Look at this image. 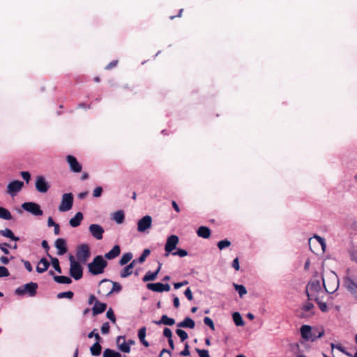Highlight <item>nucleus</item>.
I'll return each mask as SVG.
<instances>
[{
    "label": "nucleus",
    "mask_w": 357,
    "mask_h": 357,
    "mask_svg": "<svg viewBox=\"0 0 357 357\" xmlns=\"http://www.w3.org/2000/svg\"><path fill=\"white\" fill-rule=\"evenodd\" d=\"M345 285L353 297L357 294V284L351 279L345 281Z\"/></svg>",
    "instance_id": "c85d7f7f"
},
{
    "label": "nucleus",
    "mask_w": 357,
    "mask_h": 357,
    "mask_svg": "<svg viewBox=\"0 0 357 357\" xmlns=\"http://www.w3.org/2000/svg\"><path fill=\"white\" fill-rule=\"evenodd\" d=\"M10 275V273L7 268L4 266H0V278L7 277Z\"/></svg>",
    "instance_id": "864d4df0"
},
{
    "label": "nucleus",
    "mask_w": 357,
    "mask_h": 357,
    "mask_svg": "<svg viewBox=\"0 0 357 357\" xmlns=\"http://www.w3.org/2000/svg\"><path fill=\"white\" fill-rule=\"evenodd\" d=\"M125 219V213L122 210L114 212L112 215L113 220L117 224H122Z\"/></svg>",
    "instance_id": "cd10ccee"
},
{
    "label": "nucleus",
    "mask_w": 357,
    "mask_h": 357,
    "mask_svg": "<svg viewBox=\"0 0 357 357\" xmlns=\"http://www.w3.org/2000/svg\"><path fill=\"white\" fill-rule=\"evenodd\" d=\"M152 224V218L150 215H145L139 219L137 222V231L139 232H145L150 229Z\"/></svg>",
    "instance_id": "ddd939ff"
},
{
    "label": "nucleus",
    "mask_w": 357,
    "mask_h": 357,
    "mask_svg": "<svg viewBox=\"0 0 357 357\" xmlns=\"http://www.w3.org/2000/svg\"><path fill=\"white\" fill-rule=\"evenodd\" d=\"M73 295H74V294L73 291H68L59 293L57 294V298L59 299L64 298L71 299L73 297Z\"/></svg>",
    "instance_id": "ea45409f"
},
{
    "label": "nucleus",
    "mask_w": 357,
    "mask_h": 357,
    "mask_svg": "<svg viewBox=\"0 0 357 357\" xmlns=\"http://www.w3.org/2000/svg\"><path fill=\"white\" fill-rule=\"evenodd\" d=\"M235 290L238 293L241 298L243 297L247 294L246 288L242 284H233Z\"/></svg>",
    "instance_id": "4c0bfd02"
},
{
    "label": "nucleus",
    "mask_w": 357,
    "mask_h": 357,
    "mask_svg": "<svg viewBox=\"0 0 357 357\" xmlns=\"http://www.w3.org/2000/svg\"><path fill=\"white\" fill-rule=\"evenodd\" d=\"M335 349H337V350H339L340 352L346 354L347 356H352L351 354H349V352L346 351L344 347H343L341 344H337L335 346Z\"/></svg>",
    "instance_id": "0e129e2a"
},
{
    "label": "nucleus",
    "mask_w": 357,
    "mask_h": 357,
    "mask_svg": "<svg viewBox=\"0 0 357 357\" xmlns=\"http://www.w3.org/2000/svg\"><path fill=\"white\" fill-rule=\"evenodd\" d=\"M322 300L323 299H319L318 301H315L319 305L320 310L322 312H326L327 310V305L326 304V303L322 302Z\"/></svg>",
    "instance_id": "5fc2aeb1"
},
{
    "label": "nucleus",
    "mask_w": 357,
    "mask_h": 357,
    "mask_svg": "<svg viewBox=\"0 0 357 357\" xmlns=\"http://www.w3.org/2000/svg\"><path fill=\"white\" fill-rule=\"evenodd\" d=\"M83 214L81 212H77L74 217L69 220V224L72 227H77L80 225L83 220Z\"/></svg>",
    "instance_id": "5701e85b"
},
{
    "label": "nucleus",
    "mask_w": 357,
    "mask_h": 357,
    "mask_svg": "<svg viewBox=\"0 0 357 357\" xmlns=\"http://www.w3.org/2000/svg\"><path fill=\"white\" fill-rule=\"evenodd\" d=\"M54 280L59 284H70L72 280L70 278L64 275L54 276Z\"/></svg>",
    "instance_id": "2f4dec72"
},
{
    "label": "nucleus",
    "mask_w": 357,
    "mask_h": 357,
    "mask_svg": "<svg viewBox=\"0 0 357 357\" xmlns=\"http://www.w3.org/2000/svg\"><path fill=\"white\" fill-rule=\"evenodd\" d=\"M161 266H162V264L160 263H158V267L157 270L155 271H154V272L148 271L145 274V275L143 277L142 280L144 282H148V281H153V280H154L157 278V275H158V273L160 271Z\"/></svg>",
    "instance_id": "aec40b11"
},
{
    "label": "nucleus",
    "mask_w": 357,
    "mask_h": 357,
    "mask_svg": "<svg viewBox=\"0 0 357 357\" xmlns=\"http://www.w3.org/2000/svg\"><path fill=\"white\" fill-rule=\"evenodd\" d=\"M102 357H121V354L114 350L106 349L103 352Z\"/></svg>",
    "instance_id": "f704fd0d"
},
{
    "label": "nucleus",
    "mask_w": 357,
    "mask_h": 357,
    "mask_svg": "<svg viewBox=\"0 0 357 357\" xmlns=\"http://www.w3.org/2000/svg\"><path fill=\"white\" fill-rule=\"evenodd\" d=\"M49 257L51 258V263L53 268L55 269L56 272L59 273H61V268L59 265V261L57 258L52 257L50 255Z\"/></svg>",
    "instance_id": "58836bf2"
},
{
    "label": "nucleus",
    "mask_w": 357,
    "mask_h": 357,
    "mask_svg": "<svg viewBox=\"0 0 357 357\" xmlns=\"http://www.w3.org/2000/svg\"><path fill=\"white\" fill-rule=\"evenodd\" d=\"M107 305L105 303H100L98 301H96L92 309L93 313V314H100L105 311Z\"/></svg>",
    "instance_id": "bb28decb"
},
{
    "label": "nucleus",
    "mask_w": 357,
    "mask_h": 357,
    "mask_svg": "<svg viewBox=\"0 0 357 357\" xmlns=\"http://www.w3.org/2000/svg\"><path fill=\"white\" fill-rule=\"evenodd\" d=\"M0 219L6 220H10L12 219L10 212L8 209L1 206H0Z\"/></svg>",
    "instance_id": "72a5a7b5"
},
{
    "label": "nucleus",
    "mask_w": 357,
    "mask_h": 357,
    "mask_svg": "<svg viewBox=\"0 0 357 357\" xmlns=\"http://www.w3.org/2000/svg\"><path fill=\"white\" fill-rule=\"evenodd\" d=\"M35 187L38 192L45 193L49 190L50 185L45 176L39 175L36 177Z\"/></svg>",
    "instance_id": "9b49d317"
},
{
    "label": "nucleus",
    "mask_w": 357,
    "mask_h": 357,
    "mask_svg": "<svg viewBox=\"0 0 357 357\" xmlns=\"http://www.w3.org/2000/svg\"><path fill=\"white\" fill-rule=\"evenodd\" d=\"M112 288L109 291L108 294H111L114 292H119L121 290L122 287L119 283L116 282H112Z\"/></svg>",
    "instance_id": "37998d69"
},
{
    "label": "nucleus",
    "mask_w": 357,
    "mask_h": 357,
    "mask_svg": "<svg viewBox=\"0 0 357 357\" xmlns=\"http://www.w3.org/2000/svg\"><path fill=\"white\" fill-rule=\"evenodd\" d=\"M179 238L176 235H171L167 239V242L165 246L166 256H168L170 252H172L176 249L177 244L178 243Z\"/></svg>",
    "instance_id": "f8f14e48"
},
{
    "label": "nucleus",
    "mask_w": 357,
    "mask_h": 357,
    "mask_svg": "<svg viewBox=\"0 0 357 357\" xmlns=\"http://www.w3.org/2000/svg\"><path fill=\"white\" fill-rule=\"evenodd\" d=\"M232 267L236 270V271H238L239 268H240V266H239V260H238V258L236 257L235 258L233 261H232Z\"/></svg>",
    "instance_id": "338daca9"
},
{
    "label": "nucleus",
    "mask_w": 357,
    "mask_h": 357,
    "mask_svg": "<svg viewBox=\"0 0 357 357\" xmlns=\"http://www.w3.org/2000/svg\"><path fill=\"white\" fill-rule=\"evenodd\" d=\"M177 326L192 329L195 326V323L190 317H187L182 321L178 323Z\"/></svg>",
    "instance_id": "412c9836"
},
{
    "label": "nucleus",
    "mask_w": 357,
    "mask_h": 357,
    "mask_svg": "<svg viewBox=\"0 0 357 357\" xmlns=\"http://www.w3.org/2000/svg\"><path fill=\"white\" fill-rule=\"evenodd\" d=\"M22 262L23 263L25 268L29 271L31 272L33 270L32 266L29 261L22 259Z\"/></svg>",
    "instance_id": "680f3d73"
},
{
    "label": "nucleus",
    "mask_w": 357,
    "mask_h": 357,
    "mask_svg": "<svg viewBox=\"0 0 357 357\" xmlns=\"http://www.w3.org/2000/svg\"><path fill=\"white\" fill-rule=\"evenodd\" d=\"M320 278L326 294H333L337 290L339 287V279L333 271L326 273L325 276L320 277Z\"/></svg>",
    "instance_id": "f03ea898"
},
{
    "label": "nucleus",
    "mask_w": 357,
    "mask_h": 357,
    "mask_svg": "<svg viewBox=\"0 0 357 357\" xmlns=\"http://www.w3.org/2000/svg\"><path fill=\"white\" fill-rule=\"evenodd\" d=\"M96 329L93 330L91 333H89L88 334V337L89 338H92L93 337H95V339L96 340V342L98 341H100V337L99 335V334L98 333H96Z\"/></svg>",
    "instance_id": "4d7b16f0"
},
{
    "label": "nucleus",
    "mask_w": 357,
    "mask_h": 357,
    "mask_svg": "<svg viewBox=\"0 0 357 357\" xmlns=\"http://www.w3.org/2000/svg\"><path fill=\"white\" fill-rule=\"evenodd\" d=\"M22 208L36 216H40L43 214V211L41 210L40 205L35 202H24L22 204Z\"/></svg>",
    "instance_id": "9d476101"
},
{
    "label": "nucleus",
    "mask_w": 357,
    "mask_h": 357,
    "mask_svg": "<svg viewBox=\"0 0 357 357\" xmlns=\"http://www.w3.org/2000/svg\"><path fill=\"white\" fill-rule=\"evenodd\" d=\"M301 335L305 341L314 342L324 335V331H318L316 328H312L309 325H303L300 329Z\"/></svg>",
    "instance_id": "7ed1b4c3"
},
{
    "label": "nucleus",
    "mask_w": 357,
    "mask_h": 357,
    "mask_svg": "<svg viewBox=\"0 0 357 357\" xmlns=\"http://www.w3.org/2000/svg\"><path fill=\"white\" fill-rule=\"evenodd\" d=\"M232 317H233V320L235 323V324L237 326H242L244 325V321L241 317V315L239 312H234L233 314H232Z\"/></svg>",
    "instance_id": "e433bc0d"
},
{
    "label": "nucleus",
    "mask_w": 357,
    "mask_h": 357,
    "mask_svg": "<svg viewBox=\"0 0 357 357\" xmlns=\"http://www.w3.org/2000/svg\"><path fill=\"white\" fill-rule=\"evenodd\" d=\"M107 266V261L101 255L95 257L91 262L88 264L89 271L94 275L101 274Z\"/></svg>",
    "instance_id": "20e7f679"
},
{
    "label": "nucleus",
    "mask_w": 357,
    "mask_h": 357,
    "mask_svg": "<svg viewBox=\"0 0 357 357\" xmlns=\"http://www.w3.org/2000/svg\"><path fill=\"white\" fill-rule=\"evenodd\" d=\"M116 344L118 348L124 353H129L130 351V344L126 342L125 337L123 336H119L116 339Z\"/></svg>",
    "instance_id": "6ab92c4d"
},
{
    "label": "nucleus",
    "mask_w": 357,
    "mask_h": 357,
    "mask_svg": "<svg viewBox=\"0 0 357 357\" xmlns=\"http://www.w3.org/2000/svg\"><path fill=\"white\" fill-rule=\"evenodd\" d=\"M350 256L351 260L357 263V246L354 248V249L350 252Z\"/></svg>",
    "instance_id": "13d9d810"
},
{
    "label": "nucleus",
    "mask_w": 357,
    "mask_h": 357,
    "mask_svg": "<svg viewBox=\"0 0 357 357\" xmlns=\"http://www.w3.org/2000/svg\"><path fill=\"white\" fill-rule=\"evenodd\" d=\"M102 193V187H96L93 192V196L94 197H100Z\"/></svg>",
    "instance_id": "6e6d98bb"
},
{
    "label": "nucleus",
    "mask_w": 357,
    "mask_h": 357,
    "mask_svg": "<svg viewBox=\"0 0 357 357\" xmlns=\"http://www.w3.org/2000/svg\"><path fill=\"white\" fill-rule=\"evenodd\" d=\"M197 234L199 237L208 238L211 236V230L207 227L201 226L197 229Z\"/></svg>",
    "instance_id": "a878e982"
},
{
    "label": "nucleus",
    "mask_w": 357,
    "mask_h": 357,
    "mask_svg": "<svg viewBox=\"0 0 357 357\" xmlns=\"http://www.w3.org/2000/svg\"><path fill=\"white\" fill-rule=\"evenodd\" d=\"M196 351L199 354V357H211L208 351L206 349H196Z\"/></svg>",
    "instance_id": "8fccbe9b"
},
{
    "label": "nucleus",
    "mask_w": 357,
    "mask_h": 357,
    "mask_svg": "<svg viewBox=\"0 0 357 357\" xmlns=\"http://www.w3.org/2000/svg\"><path fill=\"white\" fill-rule=\"evenodd\" d=\"M181 356H187L190 355L189 345L188 343L185 344L184 349L180 353Z\"/></svg>",
    "instance_id": "69168bd1"
},
{
    "label": "nucleus",
    "mask_w": 357,
    "mask_h": 357,
    "mask_svg": "<svg viewBox=\"0 0 357 357\" xmlns=\"http://www.w3.org/2000/svg\"><path fill=\"white\" fill-rule=\"evenodd\" d=\"M73 205V195L71 192L64 193L62 195L61 203L59 206L60 212H66L70 211Z\"/></svg>",
    "instance_id": "6e6552de"
},
{
    "label": "nucleus",
    "mask_w": 357,
    "mask_h": 357,
    "mask_svg": "<svg viewBox=\"0 0 357 357\" xmlns=\"http://www.w3.org/2000/svg\"><path fill=\"white\" fill-rule=\"evenodd\" d=\"M312 239V238L310 239V241ZM313 239L317 240V242L321 245L322 249L324 250V248L326 247V243H325L324 238H321V236H319L318 235H314V237H313Z\"/></svg>",
    "instance_id": "49530a36"
},
{
    "label": "nucleus",
    "mask_w": 357,
    "mask_h": 357,
    "mask_svg": "<svg viewBox=\"0 0 357 357\" xmlns=\"http://www.w3.org/2000/svg\"><path fill=\"white\" fill-rule=\"evenodd\" d=\"M230 245H231V242L227 239L220 241L217 244L218 248L220 250H223L226 248H228L230 246Z\"/></svg>",
    "instance_id": "a19ab883"
},
{
    "label": "nucleus",
    "mask_w": 357,
    "mask_h": 357,
    "mask_svg": "<svg viewBox=\"0 0 357 357\" xmlns=\"http://www.w3.org/2000/svg\"><path fill=\"white\" fill-rule=\"evenodd\" d=\"M163 335L168 339L172 338V332L169 328H165L163 331Z\"/></svg>",
    "instance_id": "e2e57ef3"
},
{
    "label": "nucleus",
    "mask_w": 357,
    "mask_h": 357,
    "mask_svg": "<svg viewBox=\"0 0 357 357\" xmlns=\"http://www.w3.org/2000/svg\"><path fill=\"white\" fill-rule=\"evenodd\" d=\"M132 258V254L131 252L124 253L119 260V264L123 266L128 263Z\"/></svg>",
    "instance_id": "c9c22d12"
},
{
    "label": "nucleus",
    "mask_w": 357,
    "mask_h": 357,
    "mask_svg": "<svg viewBox=\"0 0 357 357\" xmlns=\"http://www.w3.org/2000/svg\"><path fill=\"white\" fill-rule=\"evenodd\" d=\"M24 183L21 181L14 180L10 182L6 188V192L10 197H15L24 187Z\"/></svg>",
    "instance_id": "1a4fd4ad"
},
{
    "label": "nucleus",
    "mask_w": 357,
    "mask_h": 357,
    "mask_svg": "<svg viewBox=\"0 0 357 357\" xmlns=\"http://www.w3.org/2000/svg\"><path fill=\"white\" fill-rule=\"evenodd\" d=\"M22 178L28 183L31 179V175L29 172H22L20 173Z\"/></svg>",
    "instance_id": "bf43d9fd"
},
{
    "label": "nucleus",
    "mask_w": 357,
    "mask_h": 357,
    "mask_svg": "<svg viewBox=\"0 0 357 357\" xmlns=\"http://www.w3.org/2000/svg\"><path fill=\"white\" fill-rule=\"evenodd\" d=\"M110 326L108 322H105L102 325L101 333L102 334H107L109 332Z\"/></svg>",
    "instance_id": "603ef678"
},
{
    "label": "nucleus",
    "mask_w": 357,
    "mask_h": 357,
    "mask_svg": "<svg viewBox=\"0 0 357 357\" xmlns=\"http://www.w3.org/2000/svg\"><path fill=\"white\" fill-rule=\"evenodd\" d=\"M173 255L179 256L180 257H183L188 255V252L185 250L178 248L176 252H172Z\"/></svg>",
    "instance_id": "de8ad7c7"
},
{
    "label": "nucleus",
    "mask_w": 357,
    "mask_h": 357,
    "mask_svg": "<svg viewBox=\"0 0 357 357\" xmlns=\"http://www.w3.org/2000/svg\"><path fill=\"white\" fill-rule=\"evenodd\" d=\"M176 333L180 337L181 342L185 341L188 337V333L182 329H177Z\"/></svg>",
    "instance_id": "79ce46f5"
},
{
    "label": "nucleus",
    "mask_w": 357,
    "mask_h": 357,
    "mask_svg": "<svg viewBox=\"0 0 357 357\" xmlns=\"http://www.w3.org/2000/svg\"><path fill=\"white\" fill-rule=\"evenodd\" d=\"M0 234L15 241H17L20 239L19 237L14 235L13 232L10 229L6 228L3 230H0Z\"/></svg>",
    "instance_id": "c756f323"
},
{
    "label": "nucleus",
    "mask_w": 357,
    "mask_h": 357,
    "mask_svg": "<svg viewBox=\"0 0 357 357\" xmlns=\"http://www.w3.org/2000/svg\"><path fill=\"white\" fill-rule=\"evenodd\" d=\"M184 294L189 301H192L193 299L192 292L189 287L185 289Z\"/></svg>",
    "instance_id": "052dcab7"
},
{
    "label": "nucleus",
    "mask_w": 357,
    "mask_h": 357,
    "mask_svg": "<svg viewBox=\"0 0 357 357\" xmlns=\"http://www.w3.org/2000/svg\"><path fill=\"white\" fill-rule=\"evenodd\" d=\"M68 258L70 261V275L75 280L81 279L83 276L82 264L77 261L75 257L72 255H70Z\"/></svg>",
    "instance_id": "423d86ee"
},
{
    "label": "nucleus",
    "mask_w": 357,
    "mask_h": 357,
    "mask_svg": "<svg viewBox=\"0 0 357 357\" xmlns=\"http://www.w3.org/2000/svg\"><path fill=\"white\" fill-rule=\"evenodd\" d=\"M91 255L90 248L87 244H82L77 247L76 252V261L85 264Z\"/></svg>",
    "instance_id": "0eeeda50"
},
{
    "label": "nucleus",
    "mask_w": 357,
    "mask_h": 357,
    "mask_svg": "<svg viewBox=\"0 0 357 357\" xmlns=\"http://www.w3.org/2000/svg\"><path fill=\"white\" fill-rule=\"evenodd\" d=\"M146 331V327H142L139 330V331H138V337H139V340H144V339H145Z\"/></svg>",
    "instance_id": "3c124183"
},
{
    "label": "nucleus",
    "mask_w": 357,
    "mask_h": 357,
    "mask_svg": "<svg viewBox=\"0 0 357 357\" xmlns=\"http://www.w3.org/2000/svg\"><path fill=\"white\" fill-rule=\"evenodd\" d=\"M89 230L91 234L97 240H100L102 238L103 233L105 231L101 225L98 224H91L89 227Z\"/></svg>",
    "instance_id": "2eb2a0df"
},
{
    "label": "nucleus",
    "mask_w": 357,
    "mask_h": 357,
    "mask_svg": "<svg viewBox=\"0 0 357 357\" xmlns=\"http://www.w3.org/2000/svg\"><path fill=\"white\" fill-rule=\"evenodd\" d=\"M306 294L309 300L318 301L326 296L320 278H313L307 284Z\"/></svg>",
    "instance_id": "f257e3e1"
},
{
    "label": "nucleus",
    "mask_w": 357,
    "mask_h": 357,
    "mask_svg": "<svg viewBox=\"0 0 357 357\" xmlns=\"http://www.w3.org/2000/svg\"><path fill=\"white\" fill-rule=\"evenodd\" d=\"M314 305L310 302H305L302 305V314L300 315L301 317L305 318V317H310L312 314H314Z\"/></svg>",
    "instance_id": "a211bd4d"
},
{
    "label": "nucleus",
    "mask_w": 357,
    "mask_h": 357,
    "mask_svg": "<svg viewBox=\"0 0 357 357\" xmlns=\"http://www.w3.org/2000/svg\"><path fill=\"white\" fill-rule=\"evenodd\" d=\"M54 245L57 250L58 255H63L65 253L67 252L68 249L66 245V241L65 239L61 238H57L55 241Z\"/></svg>",
    "instance_id": "f3484780"
},
{
    "label": "nucleus",
    "mask_w": 357,
    "mask_h": 357,
    "mask_svg": "<svg viewBox=\"0 0 357 357\" xmlns=\"http://www.w3.org/2000/svg\"><path fill=\"white\" fill-rule=\"evenodd\" d=\"M37 289L38 284L33 282H30L15 289V294L20 296L26 295L29 297H33L36 295Z\"/></svg>",
    "instance_id": "39448f33"
},
{
    "label": "nucleus",
    "mask_w": 357,
    "mask_h": 357,
    "mask_svg": "<svg viewBox=\"0 0 357 357\" xmlns=\"http://www.w3.org/2000/svg\"><path fill=\"white\" fill-rule=\"evenodd\" d=\"M155 324L157 325H167V326H172L175 323V320L173 318H170L167 315L164 314L161 317V319L158 321H153Z\"/></svg>",
    "instance_id": "393cba45"
},
{
    "label": "nucleus",
    "mask_w": 357,
    "mask_h": 357,
    "mask_svg": "<svg viewBox=\"0 0 357 357\" xmlns=\"http://www.w3.org/2000/svg\"><path fill=\"white\" fill-rule=\"evenodd\" d=\"M204 323L208 326V327H210V328L213 331L215 330V326H214V323L213 321V320L208 317H204Z\"/></svg>",
    "instance_id": "a18cd8bd"
},
{
    "label": "nucleus",
    "mask_w": 357,
    "mask_h": 357,
    "mask_svg": "<svg viewBox=\"0 0 357 357\" xmlns=\"http://www.w3.org/2000/svg\"><path fill=\"white\" fill-rule=\"evenodd\" d=\"M121 253L119 245H114L112 249L105 255L107 259L111 260L118 257Z\"/></svg>",
    "instance_id": "4be33fe9"
},
{
    "label": "nucleus",
    "mask_w": 357,
    "mask_h": 357,
    "mask_svg": "<svg viewBox=\"0 0 357 357\" xmlns=\"http://www.w3.org/2000/svg\"><path fill=\"white\" fill-rule=\"evenodd\" d=\"M107 317L111 320L112 322H116V317L112 308H109L107 312Z\"/></svg>",
    "instance_id": "09e8293b"
},
{
    "label": "nucleus",
    "mask_w": 357,
    "mask_h": 357,
    "mask_svg": "<svg viewBox=\"0 0 357 357\" xmlns=\"http://www.w3.org/2000/svg\"><path fill=\"white\" fill-rule=\"evenodd\" d=\"M66 161L69 165L70 169L71 172L75 173H79L82 169V165L78 162L77 158L71 155H68L66 156Z\"/></svg>",
    "instance_id": "4468645a"
},
{
    "label": "nucleus",
    "mask_w": 357,
    "mask_h": 357,
    "mask_svg": "<svg viewBox=\"0 0 357 357\" xmlns=\"http://www.w3.org/2000/svg\"><path fill=\"white\" fill-rule=\"evenodd\" d=\"M102 347L99 343V341L94 343L90 348V351L93 356H98L100 355Z\"/></svg>",
    "instance_id": "7c9ffc66"
},
{
    "label": "nucleus",
    "mask_w": 357,
    "mask_h": 357,
    "mask_svg": "<svg viewBox=\"0 0 357 357\" xmlns=\"http://www.w3.org/2000/svg\"><path fill=\"white\" fill-rule=\"evenodd\" d=\"M159 357H171V354L167 349H163L160 351Z\"/></svg>",
    "instance_id": "774afa93"
},
{
    "label": "nucleus",
    "mask_w": 357,
    "mask_h": 357,
    "mask_svg": "<svg viewBox=\"0 0 357 357\" xmlns=\"http://www.w3.org/2000/svg\"><path fill=\"white\" fill-rule=\"evenodd\" d=\"M133 272L132 264L125 266L120 272V276L125 278L130 275Z\"/></svg>",
    "instance_id": "473e14b6"
},
{
    "label": "nucleus",
    "mask_w": 357,
    "mask_h": 357,
    "mask_svg": "<svg viewBox=\"0 0 357 357\" xmlns=\"http://www.w3.org/2000/svg\"><path fill=\"white\" fill-rule=\"evenodd\" d=\"M146 287L149 290L155 292L169 291L170 290L169 284H162L160 282L149 283Z\"/></svg>",
    "instance_id": "dca6fc26"
},
{
    "label": "nucleus",
    "mask_w": 357,
    "mask_h": 357,
    "mask_svg": "<svg viewBox=\"0 0 357 357\" xmlns=\"http://www.w3.org/2000/svg\"><path fill=\"white\" fill-rule=\"evenodd\" d=\"M149 254H150V250L149 249L144 250L142 254L138 258V262L143 263L145 261L146 258L149 255Z\"/></svg>",
    "instance_id": "c03bdc74"
},
{
    "label": "nucleus",
    "mask_w": 357,
    "mask_h": 357,
    "mask_svg": "<svg viewBox=\"0 0 357 357\" xmlns=\"http://www.w3.org/2000/svg\"><path fill=\"white\" fill-rule=\"evenodd\" d=\"M49 266H50L49 261L45 258H42L39 261V262L36 266V271L38 273H43L48 269Z\"/></svg>",
    "instance_id": "b1692460"
}]
</instances>
